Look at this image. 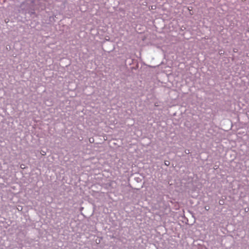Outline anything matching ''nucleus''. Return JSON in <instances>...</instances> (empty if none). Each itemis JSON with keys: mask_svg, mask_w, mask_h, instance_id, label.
Returning <instances> with one entry per match:
<instances>
[{"mask_svg": "<svg viewBox=\"0 0 249 249\" xmlns=\"http://www.w3.org/2000/svg\"><path fill=\"white\" fill-rule=\"evenodd\" d=\"M43 155H45V152L44 151H42V153H41Z\"/></svg>", "mask_w": 249, "mask_h": 249, "instance_id": "obj_1", "label": "nucleus"}]
</instances>
